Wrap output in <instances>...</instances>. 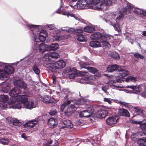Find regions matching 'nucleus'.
I'll return each mask as SVG.
<instances>
[{
    "label": "nucleus",
    "instance_id": "obj_35",
    "mask_svg": "<svg viewBox=\"0 0 146 146\" xmlns=\"http://www.w3.org/2000/svg\"><path fill=\"white\" fill-rule=\"evenodd\" d=\"M90 38L92 39L100 40V33L97 32L94 33L90 36Z\"/></svg>",
    "mask_w": 146,
    "mask_h": 146
},
{
    "label": "nucleus",
    "instance_id": "obj_53",
    "mask_svg": "<svg viewBox=\"0 0 146 146\" xmlns=\"http://www.w3.org/2000/svg\"><path fill=\"white\" fill-rule=\"evenodd\" d=\"M12 121L14 124H15V125H20L21 124V123L16 118L13 119Z\"/></svg>",
    "mask_w": 146,
    "mask_h": 146
},
{
    "label": "nucleus",
    "instance_id": "obj_50",
    "mask_svg": "<svg viewBox=\"0 0 146 146\" xmlns=\"http://www.w3.org/2000/svg\"><path fill=\"white\" fill-rule=\"evenodd\" d=\"M63 0H61V4L60 6V7L58 8L57 10L56 11V12L57 13H61V11L63 9H62V10H61V8L64 7V4L63 3Z\"/></svg>",
    "mask_w": 146,
    "mask_h": 146
},
{
    "label": "nucleus",
    "instance_id": "obj_14",
    "mask_svg": "<svg viewBox=\"0 0 146 146\" xmlns=\"http://www.w3.org/2000/svg\"><path fill=\"white\" fill-rule=\"evenodd\" d=\"M38 121V118H35L33 120H30L25 123L23 125V126L25 128H31L37 124Z\"/></svg>",
    "mask_w": 146,
    "mask_h": 146
},
{
    "label": "nucleus",
    "instance_id": "obj_19",
    "mask_svg": "<svg viewBox=\"0 0 146 146\" xmlns=\"http://www.w3.org/2000/svg\"><path fill=\"white\" fill-rule=\"evenodd\" d=\"M10 84L7 82H4L1 84V91L4 93L8 92L10 89Z\"/></svg>",
    "mask_w": 146,
    "mask_h": 146
},
{
    "label": "nucleus",
    "instance_id": "obj_61",
    "mask_svg": "<svg viewBox=\"0 0 146 146\" xmlns=\"http://www.w3.org/2000/svg\"><path fill=\"white\" fill-rule=\"evenodd\" d=\"M46 26L48 27L50 30L53 29L55 28V25L54 24L47 25Z\"/></svg>",
    "mask_w": 146,
    "mask_h": 146
},
{
    "label": "nucleus",
    "instance_id": "obj_15",
    "mask_svg": "<svg viewBox=\"0 0 146 146\" xmlns=\"http://www.w3.org/2000/svg\"><path fill=\"white\" fill-rule=\"evenodd\" d=\"M59 57V55L57 53L55 52L52 53L48 52L44 55L43 56V60L49 62L50 61L51 58H58Z\"/></svg>",
    "mask_w": 146,
    "mask_h": 146
},
{
    "label": "nucleus",
    "instance_id": "obj_40",
    "mask_svg": "<svg viewBox=\"0 0 146 146\" xmlns=\"http://www.w3.org/2000/svg\"><path fill=\"white\" fill-rule=\"evenodd\" d=\"M108 112L106 109L101 110V118H105L108 115Z\"/></svg>",
    "mask_w": 146,
    "mask_h": 146
},
{
    "label": "nucleus",
    "instance_id": "obj_42",
    "mask_svg": "<svg viewBox=\"0 0 146 146\" xmlns=\"http://www.w3.org/2000/svg\"><path fill=\"white\" fill-rule=\"evenodd\" d=\"M9 100V98L7 95H1L0 96V101L3 102H6Z\"/></svg>",
    "mask_w": 146,
    "mask_h": 146
},
{
    "label": "nucleus",
    "instance_id": "obj_62",
    "mask_svg": "<svg viewBox=\"0 0 146 146\" xmlns=\"http://www.w3.org/2000/svg\"><path fill=\"white\" fill-rule=\"evenodd\" d=\"M8 63H5L2 62H0V66L2 68H4V69L7 65Z\"/></svg>",
    "mask_w": 146,
    "mask_h": 146
},
{
    "label": "nucleus",
    "instance_id": "obj_52",
    "mask_svg": "<svg viewBox=\"0 0 146 146\" xmlns=\"http://www.w3.org/2000/svg\"><path fill=\"white\" fill-rule=\"evenodd\" d=\"M21 137L25 141H30L31 140V137L29 136H26L25 134H23L21 135Z\"/></svg>",
    "mask_w": 146,
    "mask_h": 146
},
{
    "label": "nucleus",
    "instance_id": "obj_31",
    "mask_svg": "<svg viewBox=\"0 0 146 146\" xmlns=\"http://www.w3.org/2000/svg\"><path fill=\"white\" fill-rule=\"evenodd\" d=\"M133 8V7L131 4L128 3L127 6L124 8L123 13H125V14L127 15L129 13L130 10Z\"/></svg>",
    "mask_w": 146,
    "mask_h": 146
},
{
    "label": "nucleus",
    "instance_id": "obj_45",
    "mask_svg": "<svg viewBox=\"0 0 146 146\" xmlns=\"http://www.w3.org/2000/svg\"><path fill=\"white\" fill-rule=\"evenodd\" d=\"M102 45L104 49H108L110 47V44L106 41H102Z\"/></svg>",
    "mask_w": 146,
    "mask_h": 146
},
{
    "label": "nucleus",
    "instance_id": "obj_20",
    "mask_svg": "<svg viewBox=\"0 0 146 146\" xmlns=\"http://www.w3.org/2000/svg\"><path fill=\"white\" fill-rule=\"evenodd\" d=\"M80 67L82 68H84L87 69L89 72L93 74H95L97 73L98 72L97 70L94 67L87 66V64L85 63L81 64Z\"/></svg>",
    "mask_w": 146,
    "mask_h": 146
},
{
    "label": "nucleus",
    "instance_id": "obj_60",
    "mask_svg": "<svg viewBox=\"0 0 146 146\" xmlns=\"http://www.w3.org/2000/svg\"><path fill=\"white\" fill-rule=\"evenodd\" d=\"M139 118H140V119H139L140 121H142V122L143 121H144V123L143 124H146V120H145V119H144V117L143 115H139ZM143 123H142V124L141 123L140 124L141 125Z\"/></svg>",
    "mask_w": 146,
    "mask_h": 146
},
{
    "label": "nucleus",
    "instance_id": "obj_55",
    "mask_svg": "<svg viewBox=\"0 0 146 146\" xmlns=\"http://www.w3.org/2000/svg\"><path fill=\"white\" fill-rule=\"evenodd\" d=\"M77 74L76 73L74 72L70 73L69 74V76L70 79H73L77 76Z\"/></svg>",
    "mask_w": 146,
    "mask_h": 146
},
{
    "label": "nucleus",
    "instance_id": "obj_34",
    "mask_svg": "<svg viewBox=\"0 0 146 146\" xmlns=\"http://www.w3.org/2000/svg\"><path fill=\"white\" fill-rule=\"evenodd\" d=\"M42 36V38L41 39L42 41H45L46 37L48 36L47 32L45 30H42L39 32V36Z\"/></svg>",
    "mask_w": 146,
    "mask_h": 146
},
{
    "label": "nucleus",
    "instance_id": "obj_5",
    "mask_svg": "<svg viewBox=\"0 0 146 146\" xmlns=\"http://www.w3.org/2000/svg\"><path fill=\"white\" fill-rule=\"evenodd\" d=\"M127 88H130L133 90V92L130 91V93L137 94L141 92V96L144 97H146V86L144 85H140L136 86H126Z\"/></svg>",
    "mask_w": 146,
    "mask_h": 146
},
{
    "label": "nucleus",
    "instance_id": "obj_28",
    "mask_svg": "<svg viewBox=\"0 0 146 146\" xmlns=\"http://www.w3.org/2000/svg\"><path fill=\"white\" fill-rule=\"evenodd\" d=\"M109 84L111 85H112L115 87L118 88H121L122 87L119 85V82L118 80H111L109 82Z\"/></svg>",
    "mask_w": 146,
    "mask_h": 146
},
{
    "label": "nucleus",
    "instance_id": "obj_7",
    "mask_svg": "<svg viewBox=\"0 0 146 146\" xmlns=\"http://www.w3.org/2000/svg\"><path fill=\"white\" fill-rule=\"evenodd\" d=\"M28 60V61H31L33 64L32 69L35 73L37 74H39L40 72V70L38 68L40 60L38 59L34 58L33 56H29L25 58L23 60L24 61Z\"/></svg>",
    "mask_w": 146,
    "mask_h": 146
},
{
    "label": "nucleus",
    "instance_id": "obj_16",
    "mask_svg": "<svg viewBox=\"0 0 146 146\" xmlns=\"http://www.w3.org/2000/svg\"><path fill=\"white\" fill-rule=\"evenodd\" d=\"M119 119V117L118 116L115 115L108 118L106 121L107 124L111 125L115 124Z\"/></svg>",
    "mask_w": 146,
    "mask_h": 146
},
{
    "label": "nucleus",
    "instance_id": "obj_46",
    "mask_svg": "<svg viewBox=\"0 0 146 146\" xmlns=\"http://www.w3.org/2000/svg\"><path fill=\"white\" fill-rule=\"evenodd\" d=\"M9 142V140L7 138H3L0 139V143L4 145H7Z\"/></svg>",
    "mask_w": 146,
    "mask_h": 146
},
{
    "label": "nucleus",
    "instance_id": "obj_3",
    "mask_svg": "<svg viewBox=\"0 0 146 146\" xmlns=\"http://www.w3.org/2000/svg\"><path fill=\"white\" fill-rule=\"evenodd\" d=\"M25 23H26V25L31 30L35 42H39V41L42 42L44 41H42L41 39L43 38L42 36L39 35L38 36V33H36L41 28V26L29 25L26 22H25Z\"/></svg>",
    "mask_w": 146,
    "mask_h": 146
},
{
    "label": "nucleus",
    "instance_id": "obj_10",
    "mask_svg": "<svg viewBox=\"0 0 146 146\" xmlns=\"http://www.w3.org/2000/svg\"><path fill=\"white\" fill-rule=\"evenodd\" d=\"M83 28L81 27H77L75 31V35H76V38L79 41L83 42L86 40V36L83 34Z\"/></svg>",
    "mask_w": 146,
    "mask_h": 146
},
{
    "label": "nucleus",
    "instance_id": "obj_51",
    "mask_svg": "<svg viewBox=\"0 0 146 146\" xmlns=\"http://www.w3.org/2000/svg\"><path fill=\"white\" fill-rule=\"evenodd\" d=\"M134 108L135 109V111L137 113L138 115H139L143 113V110L141 109L138 107H134Z\"/></svg>",
    "mask_w": 146,
    "mask_h": 146
},
{
    "label": "nucleus",
    "instance_id": "obj_38",
    "mask_svg": "<svg viewBox=\"0 0 146 146\" xmlns=\"http://www.w3.org/2000/svg\"><path fill=\"white\" fill-rule=\"evenodd\" d=\"M111 4V0H101V6L102 5L109 6Z\"/></svg>",
    "mask_w": 146,
    "mask_h": 146
},
{
    "label": "nucleus",
    "instance_id": "obj_26",
    "mask_svg": "<svg viewBox=\"0 0 146 146\" xmlns=\"http://www.w3.org/2000/svg\"><path fill=\"white\" fill-rule=\"evenodd\" d=\"M118 113L120 116L127 117H130V114L129 111L126 110L124 109H121L119 110Z\"/></svg>",
    "mask_w": 146,
    "mask_h": 146
},
{
    "label": "nucleus",
    "instance_id": "obj_37",
    "mask_svg": "<svg viewBox=\"0 0 146 146\" xmlns=\"http://www.w3.org/2000/svg\"><path fill=\"white\" fill-rule=\"evenodd\" d=\"M83 28L84 31L90 33L93 32L94 31L96 30L94 28L88 26L85 27Z\"/></svg>",
    "mask_w": 146,
    "mask_h": 146
},
{
    "label": "nucleus",
    "instance_id": "obj_11",
    "mask_svg": "<svg viewBox=\"0 0 146 146\" xmlns=\"http://www.w3.org/2000/svg\"><path fill=\"white\" fill-rule=\"evenodd\" d=\"M88 2L87 0H79L74 6L71 5H70L71 7L74 9H85L87 7Z\"/></svg>",
    "mask_w": 146,
    "mask_h": 146
},
{
    "label": "nucleus",
    "instance_id": "obj_48",
    "mask_svg": "<svg viewBox=\"0 0 146 146\" xmlns=\"http://www.w3.org/2000/svg\"><path fill=\"white\" fill-rule=\"evenodd\" d=\"M137 80L135 77L133 76H130L127 78L125 79L126 82H129L132 81L133 82Z\"/></svg>",
    "mask_w": 146,
    "mask_h": 146
},
{
    "label": "nucleus",
    "instance_id": "obj_29",
    "mask_svg": "<svg viewBox=\"0 0 146 146\" xmlns=\"http://www.w3.org/2000/svg\"><path fill=\"white\" fill-rule=\"evenodd\" d=\"M48 68L53 72L55 71L56 70L58 69L56 62L55 63H49L48 64Z\"/></svg>",
    "mask_w": 146,
    "mask_h": 146
},
{
    "label": "nucleus",
    "instance_id": "obj_56",
    "mask_svg": "<svg viewBox=\"0 0 146 146\" xmlns=\"http://www.w3.org/2000/svg\"><path fill=\"white\" fill-rule=\"evenodd\" d=\"M140 127L144 133H146V125L145 124H141L140 125Z\"/></svg>",
    "mask_w": 146,
    "mask_h": 146
},
{
    "label": "nucleus",
    "instance_id": "obj_32",
    "mask_svg": "<svg viewBox=\"0 0 146 146\" xmlns=\"http://www.w3.org/2000/svg\"><path fill=\"white\" fill-rule=\"evenodd\" d=\"M90 46L94 48L100 47V42L99 41H91L90 43Z\"/></svg>",
    "mask_w": 146,
    "mask_h": 146
},
{
    "label": "nucleus",
    "instance_id": "obj_64",
    "mask_svg": "<svg viewBox=\"0 0 146 146\" xmlns=\"http://www.w3.org/2000/svg\"><path fill=\"white\" fill-rule=\"evenodd\" d=\"M104 102H107L110 104H111L112 102L110 98H104Z\"/></svg>",
    "mask_w": 146,
    "mask_h": 146
},
{
    "label": "nucleus",
    "instance_id": "obj_12",
    "mask_svg": "<svg viewBox=\"0 0 146 146\" xmlns=\"http://www.w3.org/2000/svg\"><path fill=\"white\" fill-rule=\"evenodd\" d=\"M63 123L64 125L62 124V126L60 128L61 131H66L68 128H76L75 125H73L72 122L70 120H65L63 121Z\"/></svg>",
    "mask_w": 146,
    "mask_h": 146
},
{
    "label": "nucleus",
    "instance_id": "obj_57",
    "mask_svg": "<svg viewBox=\"0 0 146 146\" xmlns=\"http://www.w3.org/2000/svg\"><path fill=\"white\" fill-rule=\"evenodd\" d=\"M112 25L115 28V30L117 31L118 32H121V30L118 25H117L115 23Z\"/></svg>",
    "mask_w": 146,
    "mask_h": 146
},
{
    "label": "nucleus",
    "instance_id": "obj_39",
    "mask_svg": "<svg viewBox=\"0 0 146 146\" xmlns=\"http://www.w3.org/2000/svg\"><path fill=\"white\" fill-rule=\"evenodd\" d=\"M59 45L58 44H52L49 46V51L55 50H57L58 48Z\"/></svg>",
    "mask_w": 146,
    "mask_h": 146
},
{
    "label": "nucleus",
    "instance_id": "obj_25",
    "mask_svg": "<svg viewBox=\"0 0 146 146\" xmlns=\"http://www.w3.org/2000/svg\"><path fill=\"white\" fill-rule=\"evenodd\" d=\"M58 145V141L54 139L45 142L43 143V146H57Z\"/></svg>",
    "mask_w": 146,
    "mask_h": 146
},
{
    "label": "nucleus",
    "instance_id": "obj_47",
    "mask_svg": "<svg viewBox=\"0 0 146 146\" xmlns=\"http://www.w3.org/2000/svg\"><path fill=\"white\" fill-rule=\"evenodd\" d=\"M62 15H66L68 17L70 16L71 17H74L75 18V17L74 16V15L73 14L71 13L70 12L68 11H66L65 12H63L62 13Z\"/></svg>",
    "mask_w": 146,
    "mask_h": 146
},
{
    "label": "nucleus",
    "instance_id": "obj_24",
    "mask_svg": "<svg viewBox=\"0 0 146 146\" xmlns=\"http://www.w3.org/2000/svg\"><path fill=\"white\" fill-rule=\"evenodd\" d=\"M69 36V35H64L61 36H54L53 37V40L54 41L61 42L67 39Z\"/></svg>",
    "mask_w": 146,
    "mask_h": 146
},
{
    "label": "nucleus",
    "instance_id": "obj_59",
    "mask_svg": "<svg viewBox=\"0 0 146 146\" xmlns=\"http://www.w3.org/2000/svg\"><path fill=\"white\" fill-rule=\"evenodd\" d=\"M123 15H119L118 17H117L116 18V21L117 23L119 22L122 20Z\"/></svg>",
    "mask_w": 146,
    "mask_h": 146
},
{
    "label": "nucleus",
    "instance_id": "obj_23",
    "mask_svg": "<svg viewBox=\"0 0 146 146\" xmlns=\"http://www.w3.org/2000/svg\"><path fill=\"white\" fill-rule=\"evenodd\" d=\"M49 46L44 43L40 44L39 49L40 53H43L46 51H49Z\"/></svg>",
    "mask_w": 146,
    "mask_h": 146
},
{
    "label": "nucleus",
    "instance_id": "obj_13",
    "mask_svg": "<svg viewBox=\"0 0 146 146\" xmlns=\"http://www.w3.org/2000/svg\"><path fill=\"white\" fill-rule=\"evenodd\" d=\"M100 0H90L88 6L94 9H100Z\"/></svg>",
    "mask_w": 146,
    "mask_h": 146
},
{
    "label": "nucleus",
    "instance_id": "obj_30",
    "mask_svg": "<svg viewBox=\"0 0 146 146\" xmlns=\"http://www.w3.org/2000/svg\"><path fill=\"white\" fill-rule=\"evenodd\" d=\"M56 64L58 67V69L62 68L66 65L65 62L63 60H60L57 61L56 62Z\"/></svg>",
    "mask_w": 146,
    "mask_h": 146
},
{
    "label": "nucleus",
    "instance_id": "obj_58",
    "mask_svg": "<svg viewBox=\"0 0 146 146\" xmlns=\"http://www.w3.org/2000/svg\"><path fill=\"white\" fill-rule=\"evenodd\" d=\"M134 56L136 58H139L141 59H143L144 58V56L141 55L140 54L136 53L134 54Z\"/></svg>",
    "mask_w": 146,
    "mask_h": 146
},
{
    "label": "nucleus",
    "instance_id": "obj_44",
    "mask_svg": "<svg viewBox=\"0 0 146 146\" xmlns=\"http://www.w3.org/2000/svg\"><path fill=\"white\" fill-rule=\"evenodd\" d=\"M16 100L17 98L15 97H12V98H10L9 101L8 102V104L9 105H11L9 107L10 108V106L13 105H14L15 104L16 102H17V101H16Z\"/></svg>",
    "mask_w": 146,
    "mask_h": 146
},
{
    "label": "nucleus",
    "instance_id": "obj_22",
    "mask_svg": "<svg viewBox=\"0 0 146 146\" xmlns=\"http://www.w3.org/2000/svg\"><path fill=\"white\" fill-rule=\"evenodd\" d=\"M23 106L25 108L31 110L36 107V105L34 103L33 101H29L25 103Z\"/></svg>",
    "mask_w": 146,
    "mask_h": 146
},
{
    "label": "nucleus",
    "instance_id": "obj_49",
    "mask_svg": "<svg viewBox=\"0 0 146 146\" xmlns=\"http://www.w3.org/2000/svg\"><path fill=\"white\" fill-rule=\"evenodd\" d=\"M111 56L116 59H119L120 58L119 54L116 52H113L111 53Z\"/></svg>",
    "mask_w": 146,
    "mask_h": 146
},
{
    "label": "nucleus",
    "instance_id": "obj_4",
    "mask_svg": "<svg viewBox=\"0 0 146 146\" xmlns=\"http://www.w3.org/2000/svg\"><path fill=\"white\" fill-rule=\"evenodd\" d=\"M117 69H118L119 72L118 76L120 78H123L129 73V72L127 70H124L122 68H119V66L116 64L109 65L107 68V70L110 72H112Z\"/></svg>",
    "mask_w": 146,
    "mask_h": 146
},
{
    "label": "nucleus",
    "instance_id": "obj_21",
    "mask_svg": "<svg viewBox=\"0 0 146 146\" xmlns=\"http://www.w3.org/2000/svg\"><path fill=\"white\" fill-rule=\"evenodd\" d=\"M48 124L49 127L53 128L57 125L58 121L56 119L51 118L48 119Z\"/></svg>",
    "mask_w": 146,
    "mask_h": 146
},
{
    "label": "nucleus",
    "instance_id": "obj_27",
    "mask_svg": "<svg viewBox=\"0 0 146 146\" xmlns=\"http://www.w3.org/2000/svg\"><path fill=\"white\" fill-rule=\"evenodd\" d=\"M43 101L45 103H55V100L52 98H51L48 96H46L43 98Z\"/></svg>",
    "mask_w": 146,
    "mask_h": 146
},
{
    "label": "nucleus",
    "instance_id": "obj_36",
    "mask_svg": "<svg viewBox=\"0 0 146 146\" xmlns=\"http://www.w3.org/2000/svg\"><path fill=\"white\" fill-rule=\"evenodd\" d=\"M137 143L140 146H146V138H140L137 141Z\"/></svg>",
    "mask_w": 146,
    "mask_h": 146
},
{
    "label": "nucleus",
    "instance_id": "obj_17",
    "mask_svg": "<svg viewBox=\"0 0 146 146\" xmlns=\"http://www.w3.org/2000/svg\"><path fill=\"white\" fill-rule=\"evenodd\" d=\"M21 93L20 89L17 87H15L11 90L9 92L10 96L12 97L16 98L18 94Z\"/></svg>",
    "mask_w": 146,
    "mask_h": 146
},
{
    "label": "nucleus",
    "instance_id": "obj_9",
    "mask_svg": "<svg viewBox=\"0 0 146 146\" xmlns=\"http://www.w3.org/2000/svg\"><path fill=\"white\" fill-rule=\"evenodd\" d=\"M28 98L26 95L19 96L17 98V102H16L15 104L11 106L10 108L14 109H20L22 106L21 103H23L24 104L28 101Z\"/></svg>",
    "mask_w": 146,
    "mask_h": 146
},
{
    "label": "nucleus",
    "instance_id": "obj_54",
    "mask_svg": "<svg viewBox=\"0 0 146 146\" xmlns=\"http://www.w3.org/2000/svg\"><path fill=\"white\" fill-rule=\"evenodd\" d=\"M77 29V28L76 29H75L74 28H69L68 27V31L67 32H68V33H73L74 34H75V33H76L75 31Z\"/></svg>",
    "mask_w": 146,
    "mask_h": 146
},
{
    "label": "nucleus",
    "instance_id": "obj_63",
    "mask_svg": "<svg viewBox=\"0 0 146 146\" xmlns=\"http://www.w3.org/2000/svg\"><path fill=\"white\" fill-rule=\"evenodd\" d=\"M57 112L56 110H52L49 112V114L50 115L53 116Z\"/></svg>",
    "mask_w": 146,
    "mask_h": 146
},
{
    "label": "nucleus",
    "instance_id": "obj_33",
    "mask_svg": "<svg viewBox=\"0 0 146 146\" xmlns=\"http://www.w3.org/2000/svg\"><path fill=\"white\" fill-rule=\"evenodd\" d=\"M133 12L136 14L140 15H143L146 16V11H145L143 9L141 10L139 8L136 9L133 11Z\"/></svg>",
    "mask_w": 146,
    "mask_h": 146
},
{
    "label": "nucleus",
    "instance_id": "obj_43",
    "mask_svg": "<svg viewBox=\"0 0 146 146\" xmlns=\"http://www.w3.org/2000/svg\"><path fill=\"white\" fill-rule=\"evenodd\" d=\"M89 80V78L84 77L80 79L79 80V82L80 83L82 84L85 83L90 84V83L88 81Z\"/></svg>",
    "mask_w": 146,
    "mask_h": 146
},
{
    "label": "nucleus",
    "instance_id": "obj_8",
    "mask_svg": "<svg viewBox=\"0 0 146 146\" xmlns=\"http://www.w3.org/2000/svg\"><path fill=\"white\" fill-rule=\"evenodd\" d=\"M85 103L80 106L81 108L85 107L86 109L80 112L79 115L82 117H89L94 112V110L92 108V107L89 105H85L86 104L85 100H84Z\"/></svg>",
    "mask_w": 146,
    "mask_h": 146
},
{
    "label": "nucleus",
    "instance_id": "obj_18",
    "mask_svg": "<svg viewBox=\"0 0 146 146\" xmlns=\"http://www.w3.org/2000/svg\"><path fill=\"white\" fill-rule=\"evenodd\" d=\"M14 84L15 85L17 86L19 88H21L25 90H26L27 84L22 80H16L14 82Z\"/></svg>",
    "mask_w": 146,
    "mask_h": 146
},
{
    "label": "nucleus",
    "instance_id": "obj_6",
    "mask_svg": "<svg viewBox=\"0 0 146 146\" xmlns=\"http://www.w3.org/2000/svg\"><path fill=\"white\" fill-rule=\"evenodd\" d=\"M62 94L63 95L62 96L65 98H67L68 100H73V101L74 100H76L77 102L81 101L82 100L83 101L84 103L82 102H81V103L79 104V107H80V106L82 104H83L85 103V102L84 99H79L78 100L75 99L76 96V94L74 93H72L70 92L68 89H64L62 91Z\"/></svg>",
    "mask_w": 146,
    "mask_h": 146
},
{
    "label": "nucleus",
    "instance_id": "obj_2",
    "mask_svg": "<svg viewBox=\"0 0 146 146\" xmlns=\"http://www.w3.org/2000/svg\"><path fill=\"white\" fill-rule=\"evenodd\" d=\"M18 62L14 63L11 64H7L4 70L0 69V79L2 80H6L9 78V74L13 73L14 71L13 67L10 64L12 65H17Z\"/></svg>",
    "mask_w": 146,
    "mask_h": 146
},
{
    "label": "nucleus",
    "instance_id": "obj_1",
    "mask_svg": "<svg viewBox=\"0 0 146 146\" xmlns=\"http://www.w3.org/2000/svg\"><path fill=\"white\" fill-rule=\"evenodd\" d=\"M84 103L83 101L77 102L76 100L73 101V100H66L64 103L61 105L60 107L61 110L62 111H64L65 115L67 116L70 115L78 108H81L79 107V104L81 103V102Z\"/></svg>",
    "mask_w": 146,
    "mask_h": 146
},
{
    "label": "nucleus",
    "instance_id": "obj_41",
    "mask_svg": "<svg viewBox=\"0 0 146 146\" xmlns=\"http://www.w3.org/2000/svg\"><path fill=\"white\" fill-rule=\"evenodd\" d=\"M111 38V36L108 34L102 35L101 34V40L102 41H106V40H109Z\"/></svg>",
    "mask_w": 146,
    "mask_h": 146
}]
</instances>
